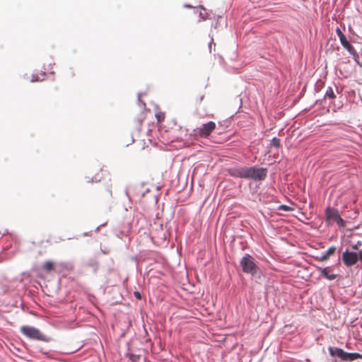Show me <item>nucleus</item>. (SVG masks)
<instances>
[{
  "label": "nucleus",
  "instance_id": "obj_29",
  "mask_svg": "<svg viewBox=\"0 0 362 362\" xmlns=\"http://www.w3.org/2000/svg\"><path fill=\"white\" fill-rule=\"evenodd\" d=\"M105 225V223H103V224L100 225L99 226H98V227L95 228V231L98 232V231L100 230V227H102V226H104Z\"/></svg>",
  "mask_w": 362,
  "mask_h": 362
},
{
  "label": "nucleus",
  "instance_id": "obj_24",
  "mask_svg": "<svg viewBox=\"0 0 362 362\" xmlns=\"http://www.w3.org/2000/svg\"><path fill=\"white\" fill-rule=\"evenodd\" d=\"M101 249V252L105 254V255H107L108 253H110V250L108 248V247H104L103 248L102 247H100Z\"/></svg>",
  "mask_w": 362,
  "mask_h": 362
},
{
  "label": "nucleus",
  "instance_id": "obj_4",
  "mask_svg": "<svg viewBox=\"0 0 362 362\" xmlns=\"http://www.w3.org/2000/svg\"><path fill=\"white\" fill-rule=\"evenodd\" d=\"M325 221L328 225L336 223L339 226V212L337 209L327 206L325 210Z\"/></svg>",
  "mask_w": 362,
  "mask_h": 362
},
{
  "label": "nucleus",
  "instance_id": "obj_32",
  "mask_svg": "<svg viewBox=\"0 0 362 362\" xmlns=\"http://www.w3.org/2000/svg\"><path fill=\"white\" fill-rule=\"evenodd\" d=\"M40 76H45V71H41V72L40 73Z\"/></svg>",
  "mask_w": 362,
  "mask_h": 362
},
{
  "label": "nucleus",
  "instance_id": "obj_9",
  "mask_svg": "<svg viewBox=\"0 0 362 362\" xmlns=\"http://www.w3.org/2000/svg\"><path fill=\"white\" fill-rule=\"evenodd\" d=\"M341 45L346 49V50L349 52V53L354 57H356L357 55V52L356 51V49L351 46L349 41H348L344 35L341 33Z\"/></svg>",
  "mask_w": 362,
  "mask_h": 362
},
{
  "label": "nucleus",
  "instance_id": "obj_26",
  "mask_svg": "<svg viewBox=\"0 0 362 362\" xmlns=\"http://www.w3.org/2000/svg\"><path fill=\"white\" fill-rule=\"evenodd\" d=\"M7 233H8V230H7V229H5V230H4V233H1V232L0 231V238H1V236H2V235H5V234H7Z\"/></svg>",
  "mask_w": 362,
  "mask_h": 362
},
{
  "label": "nucleus",
  "instance_id": "obj_30",
  "mask_svg": "<svg viewBox=\"0 0 362 362\" xmlns=\"http://www.w3.org/2000/svg\"><path fill=\"white\" fill-rule=\"evenodd\" d=\"M213 40H213V38H212V39H211V42H209V50H211V45H212V43H213ZM211 52V51H210V52Z\"/></svg>",
  "mask_w": 362,
  "mask_h": 362
},
{
  "label": "nucleus",
  "instance_id": "obj_7",
  "mask_svg": "<svg viewBox=\"0 0 362 362\" xmlns=\"http://www.w3.org/2000/svg\"><path fill=\"white\" fill-rule=\"evenodd\" d=\"M344 262L348 266L353 265L358 261V255L355 252H344L343 255Z\"/></svg>",
  "mask_w": 362,
  "mask_h": 362
},
{
  "label": "nucleus",
  "instance_id": "obj_16",
  "mask_svg": "<svg viewBox=\"0 0 362 362\" xmlns=\"http://www.w3.org/2000/svg\"><path fill=\"white\" fill-rule=\"evenodd\" d=\"M86 182L88 183L90 182H98L100 181V178H98L97 175L95 177H90L89 176L86 177Z\"/></svg>",
  "mask_w": 362,
  "mask_h": 362
},
{
  "label": "nucleus",
  "instance_id": "obj_36",
  "mask_svg": "<svg viewBox=\"0 0 362 362\" xmlns=\"http://www.w3.org/2000/svg\"><path fill=\"white\" fill-rule=\"evenodd\" d=\"M344 220L342 218H341V226H344Z\"/></svg>",
  "mask_w": 362,
  "mask_h": 362
},
{
  "label": "nucleus",
  "instance_id": "obj_31",
  "mask_svg": "<svg viewBox=\"0 0 362 362\" xmlns=\"http://www.w3.org/2000/svg\"><path fill=\"white\" fill-rule=\"evenodd\" d=\"M150 191V189L148 188L146 189L143 193H142V197H144L146 193Z\"/></svg>",
  "mask_w": 362,
  "mask_h": 362
},
{
  "label": "nucleus",
  "instance_id": "obj_14",
  "mask_svg": "<svg viewBox=\"0 0 362 362\" xmlns=\"http://www.w3.org/2000/svg\"><path fill=\"white\" fill-rule=\"evenodd\" d=\"M329 354L332 356H337L339 357V348L338 347H329Z\"/></svg>",
  "mask_w": 362,
  "mask_h": 362
},
{
  "label": "nucleus",
  "instance_id": "obj_21",
  "mask_svg": "<svg viewBox=\"0 0 362 362\" xmlns=\"http://www.w3.org/2000/svg\"><path fill=\"white\" fill-rule=\"evenodd\" d=\"M156 117L157 120L158 122H160V121L164 119V115H163V113H158V114L156 115Z\"/></svg>",
  "mask_w": 362,
  "mask_h": 362
},
{
  "label": "nucleus",
  "instance_id": "obj_19",
  "mask_svg": "<svg viewBox=\"0 0 362 362\" xmlns=\"http://www.w3.org/2000/svg\"><path fill=\"white\" fill-rule=\"evenodd\" d=\"M279 209L284 210L285 211H290L292 209L290 206L285 205V204L280 205Z\"/></svg>",
  "mask_w": 362,
  "mask_h": 362
},
{
  "label": "nucleus",
  "instance_id": "obj_10",
  "mask_svg": "<svg viewBox=\"0 0 362 362\" xmlns=\"http://www.w3.org/2000/svg\"><path fill=\"white\" fill-rule=\"evenodd\" d=\"M320 274L329 280H333L337 276V274L330 272V268L328 267L321 269Z\"/></svg>",
  "mask_w": 362,
  "mask_h": 362
},
{
  "label": "nucleus",
  "instance_id": "obj_25",
  "mask_svg": "<svg viewBox=\"0 0 362 362\" xmlns=\"http://www.w3.org/2000/svg\"><path fill=\"white\" fill-rule=\"evenodd\" d=\"M199 17L202 20H206L208 18L207 16H206V13H203L202 12H199Z\"/></svg>",
  "mask_w": 362,
  "mask_h": 362
},
{
  "label": "nucleus",
  "instance_id": "obj_3",
  "mask_svg": "<svg viewBox=\"0 0 362 362\" xmlns=\"http://www.w3.org/2000/svg\"><path fill=\"white\" fill-rule=\"evenodd\" d=\"M267 168L257 167L256 165L245 167V179H251L254 181L264 180L267 175Z\"/></svg>",
  "mask_w": 362,
  "mask_h": 362
},
{
  "label": "nucleus",
  "instance_id": "obj_5",
  "mask_svg": "<svg viewBox=\"0 0 362 362\" xmlns=\"http://www.w3.org/2000/svg\"><path fill=\"white\" fill-rule=\"evenodd\" d=\"M216 124L212 121L203 124L199 129V134L202 137H207L214 130Z\"/></svg>",
  "mask_w": 362,
  "mask_h": 362
},
{
  "label": "nucleus",
  "instance_id": "obj_42",
  "mask_svg": "<svg viewBox=\"0 0 362 362\" xmlns=\"http://www.w3.org/2000/svg\"><path fill=\"white\" fill-rule=\"evenodd\" d=\"M332 362H337V360L332 361Z\"/></svg>",
  "mask_w": 362,
  "mask_h": 362
},
{
  "label": "nucleus",
  "instance_id": "obj_41",
  "mask_svg": "<svg viewBox=\"0 0 362 362\" xmlns=\"http://www.w3.org/2000/svg\"><path fill=\"white\" fill-rule=\"evenodd\" d=\"M334 18H337V16L336 15H334ZM336 21H337V19H336Z\"/></svg>",
  "mask_w": 362,
  "mask_h": 362
},
{
  "label": "nucleus",
  "instance_id": "obj_22",
  "mask_svg": "<svg viewBox=\"0 0 362 362\" xmlns=\"http://www.w3.org/2000/svg\"><path fill=\"white\" fill-rule=\"evenodd\" d=\"M134 296L138 299V300H141V294L139 291H134Z\"/></svg>",
  "mask_w": 362,
  "mask_h": 362
},
{
  "label": "nucleus",
  "instance_id": "obj_27",
  "mask_svg": "<svg viewBox=\"0 0 362 362\" xmlns=\"http://www.w3.org/2000/svg\"><path fill=\"white\" fill-rule=\"evenodd\" d=\"M336 33L338 37H339V26H337L335 29Z\"/></svg>",
  "mask_w": 362,
  "mask_h": 362
},
{
  "label": "nucleus",
  "instance_id": "obj_28",
  "mask_svg": "<svg viewBox=\"0 0 362 362\" xmlns=\"http://www.w3.org/2000/svg\"><path fill=\"white\" fill-rule=\"evenodd\" d=\"M91 233H92V231L85 232V233H83V236H88V235H90Z\"/></svg>",
  "mask_w": 362,
  "mask_h": 362
},
{
  "label": "nucleus",
  "instance_id": "obj_37",
  "mask_svg": "<svg viewBox=\"0 0 362 362\" xmlns=\"http://www.w3.org/2000/svg\"><path fill=\"white\" fill-rule=\"evenodd\" d=\"M350 345H351V342H348V343H347V346H348L349 348H351V347H350Z\"/></svg>",
  "mask_w": 362,
  "mask_h": 362
},
{
  "label": "nucleus",
  "instance_id": "obj_12",
  "mask_svg": "<svg viewBox=\"0 0 362 362\" xmlns=\"http://www.w3.org/2000/svg\"><path fill=\"white\" fill-rule=\"evenodd\" d=\"M42 268L47 272H51L54 269V262L52 261H47L44 263Z\"/></svg>",
  "mask_w": 362,
  "mask_h": 362
},
{
  "label": "nucleus",
  "instance_id": "obj_39",
  "mask_svg": "<svg viewBox=\"0 0 362 362\" xmlns=\"http://www.w3.org/2000/svg\"><path fill=\"white\" fill-rule=\"evenodd\" d=\"M337 93H339V91L338 90V88L337 87Z\"/></svg>",
  "mask_w": 362,
  "mask_h": 362
},
{
  "label": "nucleus",
  "instance_id": "obj_1",
  "mask_svg": "<svg viewBox=\"0 0 362 362\" xmlns=\"http://www.w3.org/2000/svg\"><path fill=\"white\" fill-rule=\"evenodd\" d=\"M240 266L243 273L251 275L252 277L256 278L258 274L259 267V262L254 257L250 254H245L240 260Z\"/></svg>",
  "mask_w": 362,
  "mask_h": 362
},
{
  "label": "nucleus",
  "instance_id": "obj_6",
  "mask_svg": "<svg viewBox=\"0 0 362 362\" xmlns=\"http://www.w3.org/2000/svg\"><path fill=\"white\" fill-rule=\"evenodd\" d=\"M227 171L233 177L245 179V167L235 166L228 168Z\"/></svg>",
  "mask_w": 362,
  "mask_h": 362
},
{
  "label": "nucleus",
  "instance_id": "obj_40",
  "mask_svg": "<svg viewBox=\"0 0 362 362\" xmlns=\"http://www.w3.org/2000/svg\"><path fill=\"white\" fill-rule=\"evenodd\" d=\"M200 7H201L202 9H204V10L205 9V8H204V6H200Z\"/></svg>",
  "mask_w": 362,
  "mask_h": 362
},
{
  "label": "nucleus",
  "instance_id": "obj_8",
  "mask_svg": "<svg viewBox=\"0 0 362 362\" xmlns=\"http://www.w3.org/2000/svg\"><path fill=\"white\" fill-rule=\"evenodd\" d=\"M358 358H362V354L346 352L341 349V361H352Z\"/></svg>",
  "mask_w": 362,
  "mask_h": 362
},
{
  "label": "nucleus",
  "instance_id": "obj_15",
  "mask_svg": "<svg viewBox=\"0 0 362 362\" xmlns=\"http://www.w3.org/2000/svg\"><path fill=\"white\" fill-rule=\"evenodd\" d=\"M271 145L274 147L279 148L281 146L280 139L276 137L272 138L271 141Z\"/></svg>",
  "mask_w": 362,
  "mask_h": 362
},
{
  "label": "nucleus",
  "instance_id": "obj_35",
  "mask_svg": "<svg viewBox=\"0 0 362 362\" xmlns=\"http://www.w3.org/2000/svg\"><path fill=\"white\" fill-rule=\"evenodd\" d=\"M184 6H185V8H191V7H192V6H191V5H189V4H185V5H184Z\"/></svg>",
  "mask_w": 362,
  "mask_h": 362
},
{
  "label": "nucleus",
  "instance_id": "obj_2",
  "mask_svg": "<svg viewBox=\"0 0 362 362\" xmlns=\"http://www.w3.org/2000/svg\"><path fill=\"white\" fill-rule=\"evenodd\" d=\"M21 332L28 339L35 341L50 342L52 338L43 334L39 329L30 325H23L20 327Z\"/></svg>",
  "mask_w": 362,
  "mask_h": 362
},
{
  "label": "nucleus",
  "instance_id": "obj_38",
  "mask_svg": "<svg viewBox=\"0 0 362 362\" xmlns=\"http://www.w3.org/2000/svg\"><path fill=\"white\" fill-rule=\"evenodd\" d=\"M8 250V246H6V247H4V250Z\"/></svg>",
  "mask_w": 362,
  "mask_h": 362
},
{
  "label": "nucleus",
  "instance_id": "obj_17",
  "mask_svg": "<svg viewBox=\"0 0 362 362\" xmlns=\"http://www.w3.org/2000/svg\"><path fill=\"white\" fill-rule=\"evenodd\" d=\"M43 79H44L43 78H40L37 74H33L32 78H31V82L40 81H42Z\"/></svg>",
  "mask_w": 362,
  "mask_h": 362
},
{
  "label": "nucleus",
  "instance_id": "obj_43",
  "mask_svg": "<svg viewBox=\"0 0 362 362\" xmlns=\"http://www.w3.org/2000/svg\"><path fill=\"white\" fill-rule=\"evenodd\" d=\"M359 324L361 325V326L362 327V322H359Z\"/></svg>",
  "mask_w": 362,
  "mask_h": 362
},
{
  "label": "nucleus",
  "instance_id": "obj_11",
  "mask_svg": "<svg viewBox=\"0 0 362 362\" xmlns=\"http://www.w3.org/2000/svg\"><path fill=\"white\" fill-rule=\"evenodd\" d=\"M336 250L337 247L334 246L329 247L325 252H322L320 259L324 261L328 259L331 255H334Z\"/></svg>",
  "mask_w": 362,
  "mask_h": 362
},
{
  "label": "nucleus",
  "instance_id": "obj_20",
  "mask_svg": "<svg viewBox=\"0 0 362 362\" xmlns=\"http://www.w3.org/2000/svg\"><path fill=\"white\" fill-rule=\"evenodd\" d=\"M128 356H129V360L132 362H136V359L139 358V356H136V355L133 354H129Z\"/></svg>",
  "mask_w": 362,
  "mask_h": 362
},
{
  "label": "nucleus",
  "instance_id": "obj_34",
  "mask_svg": "<svg viewBox=\"0 0 362 362\" xmlns=\"http://www.w3.org/2000/svg\"><path fill=\"white\" fill-rule=\"evenodd\" d=\"M359 257L361 261L362 262V250L359 252Z\"/></svg>",
  "mask_w": 362,
  "mask_h": 362
},
{
  "label": "nucleus",
  "instance_id": "obj_23",
  "mask_svg": "<svg viewBox=\"0 0 362 362\" xmlns=\"http://www.w3.org/2000/svg\"><path fill=\"white\" fill-rule=\"evenodd\" d=\"M142 95V93H139L137 94V97H138V102L139 104H141L144 107L146 106V104L141 100V97Z\"/></svg>",
  "mask_w": 362,
  "mask_h": 362
},
{
  "label": "nucleus",
  "instance_id": "obj_13",
  "mask_svg": "<svg viewBox=\"0 0 362 362\" xmlns=\"http://www.w3.org/2000/svg\"><path fill=\"white\" fill-rule=\"evenodd\" d=\"M335 98L334 92L332 89V88H329L325 93V100H326L327 98L333 99Z\"/></svg>",
  "mask_w": 362,
  "mask_h": 362
},
{
  "label": "nucleus",
  "instance_id": "obj_33",
  "mask_svg": "<svg viewBox=\"0 0 362 362\" xmlns=\"http://www.w3.org/2000/svg\"><path fill=\"white\" fill-rule=\"evenodd\" d=\"M125 194L129 199V192H128V189H125Z\"/></svg>",
  "mask_w": 362,
  "mask_h": 362
},
{
  "label": "nucleus",
  "instance_id": "obj_18",
  "mask_svg": "<svg viewBox=\"0 0 362 362\" xmlns=\"http://www.w3.org/2000/svg\"><path fill=\"white\" fill-rule=\"evenodd\" d=\"M13 253L12 254H9V253H4L2 255H1L0 256V262L3 259H8V258H11L12 256H13Z\"/></svg>",
  "mask_w": 362,
  "mask_h": 362
}]
</instances>
